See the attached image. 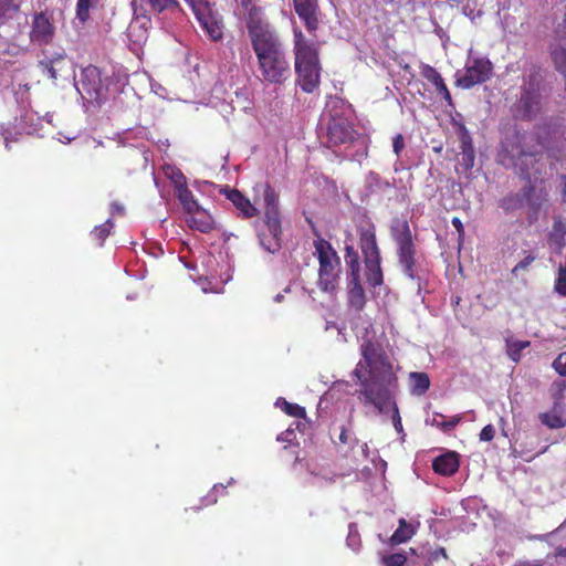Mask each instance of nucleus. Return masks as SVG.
I'll list each match as a JSON object with an SVG mask.
<instances>
[{"label":"nucleus","mask_w":566,"mask_h":566,"mask_svg":"<svg viewBox=\"0 0 566 566\" xmlns=\"http://www.w3.org/2000/svg\"><path fill=\"white\" fill-rule=\"evenodd\" d=\"M422 76L429 81L438 92L442 96L444 101L451 103V94L441 76V74L430 65H424L421 71Z\"/></svg>","instance_id":"20"},{"label":"nucleus","mask_w":566,"mask_h":566,"mask_svg":"<svg viewBox=\"0 0 566 566\" xmlns=\"http://www.w3.org/2000/svg\"><path fill=\"white\" fill-rule=\"evenodd\" d=\"M293 38L296 85L304 93H314L321 84L319 43L306 38L298 27L293 28Z\"/></svg>","instance_id":"3"},{"label":"nucleus","mask_w":566,"mask_h":566,"mask_svg":"<svg viewBox=\"0 0 566 566\" xmlns=\"http://www.w3.org/2000/svg\"><path fill=\"white\" fill-rule=\"evenodd\" d=\"M553 368L563 377H566V353H560L553 361Z\"/></svg>","instance_id":"38"},{"label":"nucleus","mask_w":566,"mask_h":566,"mask_svg":"<svg viewBox=\"0 0 566 566\" xmlns=\"http://www.w3.org/2000/svg\"><path fill=\"white\" fill-rule=\"evenodd\" d=\"M539 421L549 429H560L566 427V419L562 415V406L558 401L554 403L551 411L541 412Z\"/></svg>","instance_id":"21"},{"label":"nucleus","mask_w":566,"mask_h":566,"mask_svg":"<svg viewBox=\"0 0 566 566\" xmlns=\"http://www.w3.org/2000/svg\"><path fill=\"white\" fill-rule=\"evenodd\" d=\"M275 406L291 417L300 419H304L306 417V410L304 407L297 403L290 402L285 398H277L275 401Z\"/></svg>","instance_id":"29"},{"label":"nucleus","mask_w":566,"mask_h":566,"mask_svg":"<svg viewBox=\"0 0 566 566\" xmlns=\"http://www.w3.org/2000/svg\"><path fill=\"white\" fill-rule=\"evenodd\" d=\"M186 221L192 230L201 233H209L214 229V220L206 210L197 207L196 210L187 213Z\"/></svg>","instance_id":"16"},{"label":"nucleus","mask_w":566,"mask_h":566,"mask_svg":"<svg viewBox=\"0 0 566 566\" xmlns=\"http://www.w3.org/2000/svg\"><path fill=\"white\" fill-rule=\"evenodd\" d=\"M500 207L505 212H511L524 207V199L522 193H511L500 201Z\"/></svg>","instance_id":"32"},{"label":"nucleus","mask_w":566,"mask_h":566,"mask_svg":"<svg viewBox=\"0 0 566 566\" xmlns=\"http://www.w3.org/2000/svg\"><path fill=\"white\" fill-rule=\"evenodd\" d=\"M538 150H525L521 145L513 146L511 149V156L515 160V166L527 180V184L522 189V195L524 203L530 208V222L537 219L541 209L548 201L546 181L537 177H534V180L531 179L530 166L533 168L538 163Z\"/></svg>","instance_id":"4"},{"label":"nucleus","mask_w":566,"mask_h":566,"mask_svg":"<svg viewBox=\"0 0 566 566\" xmlns=\"http://www.w3.org/2000/svg\"><path fill=\"white\" fill-rule=\"evenodd\" d=\"M189 7L191 8L193 13L200 12L201 10H205L209 7H211V3L209 0H185Z\"/></svg>","instance_id":"39"},{"label":"nucleus","mask_w":566,"mask_h":566,"mask_svg":"<svg viewBox=\"0 0 566 566\" xmlns=\"http://www.w3.org/2000/svg\"><path fill=\"white\" fill-rule=\"evenodd\" d=\"M367 298L360 279L348 281L347 304L350 310L359 313L364 310Z\"/></svg>","instance_id":"17"},{"label":"nucleus","mask_w":566,"mask_h":566,"mask_svg":"<svg viewBox=\"0 0 566 566\" xmlns=\"http://www.w3.org/2000/svg\"><path fill=\"white\" fill-rule=\"evenodd\" d=\"M440 557L447 558V552L443 547H439L430 553L429 559L431 562L438 560Z\"/></svg>","instance_id":"47"},{"label":"nucleus","mask_w":566,"mask_h":566,"mask_svg":"<svg viewBox=\"0 0 566 566\" xmlns=\"http://www.w3.org/2000/svg\"><path fill=\"white\" fill-rule=\"evenodd\" d=\"M356 132L352 123L342 116H332L327 126V143L332 146H338L353 143Z\"/></svg>","instance_id":"11"},{"label":"nucleus","mask_w":566,"mask_h":566,"mask_svg":"<svg viewBox=\"0 0 566 566\" xmlns=\"http://www.w3.org/2000/svg\"><path fill=\"white\" fill-rule=\"evenodd\" d=\"M176 196L187 213L191 212L192 210H196L197 207H199L197 200L195 199L192 192L188 189V187L177 190Z\"/></svg>","instance_id":"31"},{"label":"nucleus","mask_w":566,"mask_h":566,"mask_svg":"<svg viewBox=\"0 0 566 566\" xmlns=\"http://www.w3.org/2000/svg\"><path fill=\"white\" fill-rule=\"evenodd\" d=\"M460 148L462 155V165L467 169H471L474 165L475 153L472 138L465 129H463L461 134Z\"/></svg>","instance_id":"23"},{"label":"nucleus","mask_w":566,"mask_h":566,"mask_svg":"<svg viewBox=\"0 0 566 566\" xmlns=\"http://www.w3.org/2000/svg\"><path fill=\"white\" fill-rule=\"evenodd\" d=\"M262 213L259 241L265 251L275 253L282 245V221L279 193L270 184L263 186Z\"/></svg>","instance_id":"5"},{"label":"nucleus","mask_w":566,"mask_h":566,"mask_svg":"<svg viewBox=\"0 0 566 566\" xmlns=\"http://www.w3.org/2000/svg\"><path fill=\"white\" fill-rule=\"evenodd\" d=\"M240 1V4L244 8L245 12H247V15L245 18L249 15L250 13V10L252 8H256L254 4H253V0H239Z\"/></svg>","instance_id":"49"},{"label":"nucleus","mask_w":566,"mask_h":566,"mask_svg":"<svg viewBox=\"0 0 566 566\" xmlns=\"http://www.w3.org/2000/svg\"><path fill=\"white\" fill-rule=\"evenodd\" d=\"M493 73V64L488 57H474L465 65L464 73L457 77V86L470 90L489 81Z\"/></svg>","instance_id":"8"},{"label":"nucleus","mask_w":566,"mask_h":566,"mask_svg":"<svg viewBox=\"0 0 566 566\" xmlns=\"http://www.w3.org/2000/svg\"><path fill=\"white\" fill-rule=\"evenodd\" d=\"M361 359L353 374L361 387L360 400L365 405H373L379 412L392 405V417L396 430H402L397 403L392 400L391 388L397 386L398 378L394 373L392 364L384 346L373 339H366L360 345Z\"/></svg>","instance_id":"1"},{"label":"nucleus","mask_w":566,"mask_h":566,"mask_svg":"<svg viewBox=\"0 0 566 566\" xmlns=\"http://www.w3.org/2000/svg\"><path fill=\"white\" fill-rule=\"evenodd\" d=\"M227 199L241 212L244 218H252L258 214L255 206L238 189L224 188L221 190Z\"/></svg>","instance_id":"15"},{"label":"nucleus","mask_w":566,"mask_h":566,"mask_svg":"<svg viewBox=\"0 0 566 566\" xmlns=\"http://www.w3.org/2000/svg\"><path fill=\"white\" fill-rule=\"evenodd\" d=\"M495 434V429L492 424H486L480 432V440L489 442L493 440Z\"/></svg>","instance_id":"43"},{"label":"nucleus","mask_w":566,"mask_h":566,"mask_svg":"<svg viewBox=\"0 0 566 566\" xmlns=\"http://www.w3.org/2000/svg\"><path fill=\"white\" fill-rule=\"evenodd\" d=\"M543 77L541 74V67L533 65L527 75L526 83L522 86V90L539 92Z\"/></svg>","instance_id":"33"},{"label":"nucleus","mask_w":566,"mask_h":566,"mask_svg":"<svg viewBox=\"0 0 566 566\" xmlns=\"http://www.w3.org/2000/svg\"><path fill=\"white\" fill-rule=\"evenodd\" d=\"M410 391L412 395L422 396L430 387V378L427 373L412 371L409 374Z\"/></svg>","instance_id":"25"},{"label":"nucleus","mask_w":566,"mask_h":566,"mask_svg":"<svg viewBox=\"0 0 566 566\" xmlns=\"http://www.w3.org/2000/svg\"><path fill=\"white\" fill-rule=\"evenodd\" d=\"M554 385L557 387L558 392L562 395L564 389L566 388V382L562 380V381L555 382Z\"/></svg>","instance_id":"51"},{"label":"nucleus","mask_w":566,"mask_h":566,"mask_svg":"<svg viewBox=\"0 0 566 566\" xmlns=\"http://www.w3.org/2000/svg\"><path fill=\"white\" fill-rule=\"evenodd\" d=\"M559 555L566 556V548L564 551H559Z\"/></svg>","instance_id":"53"},{"label":"nucleus","mask_w":566,"mask_h":566,"mask_svg":"<svg viewBox=\"0 0 566 566\" xmlns=\"http://www.w3.org/2000/svg\"><path fill=\"white\" fill-rule=\"evenodd\" d=\"M566 227L562 219H555L552 231L548 234V242L552 247H555L557 251H560L565 245Z\"/></svg>","instance_id":"26"},{"label":"nucleus","mask_w":566,"mask_h":566,"mask_svg":"<svg viewBox=\"0 0 566 566\" xmlns=\"http://www.w3.org/2000/svg\"><path fill=\"white\" fill-rule=\"evenodd\" d=\"M293 7L306 31L315 36L322 15L318 0H293Z\"/></svg>","instance_id":"10"},{"label":"nucleus","mask_w":566,"mask_h":566,"mask_svg":"<svg viewBox=\"0 0 566 566\" xmlns=\"http://www.w3.org/2000/svg\"><path fill=\"white\" fill-rule=\"evenodd\" d=\"M282 298H283V295H281V294H277V295L275 296V301H276V302H281V301H282Z\"/></svg>","instance_id":"52"},{"label":"nucleus","mask_w":566,"mask_h":566,"mask_svg":"<svg viewBox=\"0 0 566 566\" xmlns=\"http://www.w3.org/2000/svg\"><path fill=\"white\" fill-rule=\"evenodd\" d=\"M114 228V222L108 219L104 223L96 226L92 232L91 237L93 240L98 242L99 245L106 240V238L111 234L112 229Z\"/></svg>","instance_id":"34"},{"label":"nucleus","mask_w":566,"mask_h":566,"mask_svg":"<svg viewBox=\"0 0 566 566\" xmlns=\"http://www.w3.org/2000/svg\"><path fill=\"white\" fill-rule=\"evenodd\" d=\"M554 290L562 296H566V264H560L557 272Z\"/></svg>","instance_id":"37"},{"label":"nucleus","mask_w":566,"mask_h":566,"mask_svg":"<svg viewBox=\"0 0 566 566\" xmlns=\"http://www.w3.org/2000/svg\"><path fill=\"white\" fill-rule=\"evenodd\" d=\"M413 533L411 525H409L405 518H400L398 528L390 537V543L392 545L405 543L412 537Z\"/></svg>","instance_id":"30"},{"label":"nucleus","mask_w":566,"mask_h":566,"mask_svg":"<svg viewBox=\"0 0 566 566\" xmlns=\"http://www.w3.org/2000/svg\"><path fill=\"white\" fill-rule=\"evenodd\" d=\"M451 223L458 232L459 240L462 241L464 238V226L462 221L460 220V218L453 217Z\"/></svg>","instance_id":"45"},{"label":"nucleus","mask_w":566,"mask_h":566,"mask_svg":"<svg viewBox=\"0 0 566 566\" xmlns=\"http://www.w3.org/2000/svg\"><path fill=\"white\" fill-rule=\"evenodd\" d=\"M344 251L349 279H360V258L357 250L353 245H346Z\"/></svg>","instance_id":"24"},{"label":"nucleus","mask_w":566,"mask_h":566,"mask_svg":"<svg viewBox=\"0 0 566 566\" xmlns=\"http://www.w3.org/2000/svg\"><path fill=\"white\" fill-rule=\"evenodd\" d=\"M530 346V340H513L507 338L505 342L506 354L514 363H518L521 360L522 352Z\"/></svg>","instance_id":"28"},{"label":"nucleus","mask_w":566,"mask_h":566,"mask_svg":"<svg viewBox=\"0 0 566 566\" xmlns=\"http://www.w3.org/2000/svg\"><path fill=\"white\" fill-rule=\"evenodd\" d=\"M93 0H77L76 3V18L85 23L90 19V9Z\"/></svg>","instance_id":"36"},{"label":"nucleus","mask_w":566,"mask_h":566,"mask_svg":"<svg viewBox=\"0 0 566 566\" xmlns=\"http://www.w3.org/2000/svg\"><path fill=\"white\" fill-rule=\"evenodd\" d=\"M200 27L212 41H219L223 38V25L219 17L209 7L195 13Z\"/></svg>","instance_id":"12"},{"label":"nucleus","mask_w":566,"mask_h":566,"mask_svg":"<svg viewBox=\"0 0 566 566\" xmlns=\"http://www.w3.org/2000/svg\"><path fill=\"white\" fill-rule=\"evenodd\" d=\"M39 66L48 74L52 80H56L59 73L64 71L65 66V53L55 52L50 56H45L39 62Z\"/></svg>","instance_id":"19"},{"label":"nucleus","mask_w":566,"mask_h":566,"mask_svg":"<svg viewBox=\"0 0 566 566\" xmlns=\"http://www.w3.org/2000/svg\"><path fill=\"white\" fill-rule=\"evenodd\" d=\"M314 255L318 261L317 286L323 293L334 294L340 280V258L331 242L317 237L313 242Z\"/></svg>","instance_id":"6"},{"label":"nucleus","mask_w":566,"mask_h":566,"mask_svg":"<svg viewBox=\"0 0 566 566\" xmlns=\"http://www.w3.org/2000/svg\"><path fill=\"white\" fill-rule=\"evenodd\" d=\"M432 469L444 476L453 475L459 469V459L455 452H447L433 460Z\"/></svg>","instance_id":"18"},{"label":"nucleus","mask_w":566,"mask_h":566,"mask_svg":"<svg viewBox=\"0 0 566 566\" xmlns=\"http://www.w3.org/2000/svg\"><path fill=\"white\" fill-rule=\"evenodd\" d=\"M172 182L175 186V192L181 188L187 187L186 177L180 171L172 177Z\"/></svg>","instance_id":"44"},{"label":"nucleus","mask_w":566,"mask_h":566,"mask_svg":"<svg viewBox=\"0 0 566 566\" xmlns=\"http://www.w3.org/2000/svg\"><path fill=\"white\" fill-rule=\"evenodd\" d=\"M294 436V431L289 429L284 432H282L279 437H277V440L280 441H290L291 440V437Z\"/></svg>","instance_id":"50"},{"label":"nucleus","mask_w":566,"mask_h":566,"mask_svg":"<svg viewBox=\"0 0 566 566\" xmlns=\"http://www.w3.org/2000/svg\"><path fill=\"white\" fill-rule=\"evenodd\" d=\"M403 148H405V138H403L402 134H397L392 138V149L397 157L400 156Z\"/></svg>","instance_id":"41"},{"label":"nucleus","mask_w":566,"mask_h":566,"mask_svg":"<svg viewBox=\"0 0 566 566\" xmlns=\"http://www.w3.org/2000/svg\"><path fill=\"white\" fill-rule=\"evenodd\" d=\"M55 36L53 13L49 10L35 12L32 15L29 38L33 44L48 45Z\"/></svg>","instance_id":"9"},{"label":"nucleus","mask_w":566,"mask_h":566,"mask_svg":"<svg viewBox=\"0 0 566 566\" xmlns=\"http://www.w3.org/2000/svg\"><path fill=\"white\" fill-rule=\"evenodd\" d=\"M390 231L397 245L413 241L409 223L405 219H394Z\"/></svg>","instance_id":"22"},{"label":"nucleus","mask_w":566,"mask_h":566,"mask_svg":"<svg viewBox=\"0 0 566 566\" xmlns=\"http://www.w3.org/2000/svg\"><path fill=\"white\" fill-rule=\"evenodd\" d=\"M535 260L534 255H527L523 260H521L513 269L512 274L516 275L520 271H525L528 269V266L532 264V262Z\"/></svg>","instance_id":"40"},{"label":"nucleus","mask_w":566,"mask_h":566,"mask_svg":"<svg viewBox=\"0 0 566 566\" xmlns=\"http://www.w3.org/2000/svg\"><path fill=\"white\" fill-rule=\"evenodd\" d=\"M416 245L413 241L397 245L398 263L406 276L411 280L417 277Z\"/></svg>","instance_id":"14"},{"label":"nucleus","mask_w":566,"mask_h":566,"mask_svg":"<svg viewBox=\"0 0 566 566\" xmlns=\"http://www.w3.org/2000/svg\"><path fill=\"white\" fill-rule=\"evenodd\" d=\"M516 108L522 119H533L541 111V92L522 90Z\"/></svg>","instance_id":"13"},{"label":"nucleus","mask_w":566,"mask_h":566,"mask_svg":"<svg viewBox=\"0 0 566 566\" xmlns=\"http://www.w3.org/2000/svg\"><path fill=\"white\" fill-rule=\"evenodd\" d=\"M407 555L403 552L385 555L381 557L384 566H403L407 563Z\"/></svg>","instance_id":"35"},{"label":"nucleus","mask_w":566,"mask_h":566,"mask_svg":"<svg viewBox=\"0 0 566 566\" xmlns=\"http://www.w3.org/2000/svg\"><path fill=\"white\" fill-rule=\"evenodd\" d=\"M432 427L441 429L443 432L453 430L461 421L460 416H454L447 420L446 416L440 412H433L430 420H428Z\"/></svg>","instance_id":"27"},{"label":"nucleus","mask_w":566,"mask_h":566,"mask_svg":"<svg viewBox=\"0 0 566 566\" xmlns=\"http://www.w3.org/2000/svg\"><path fill=\"white\" fill-rule=\"evenodd\" d=\"M349 438H350V434H349L348 429L346 427H342L339 437H338L339 442L343 444H346L349 442Z\"/></svg>","instance_id":"48"},{"label":"nucleus","mask_w":566,"mask_h":566,"mask_svg":"<svg viewBox=\"0 0 566 566\" xmlns=\"http://www.w3.org/2000/svg\"><path fill=\"white\" fill-rule=\"evenodd\" d=\"M124 206L122 203H119L118 201H113L109 206V212H111V216L114 217V216H122L124 214Z\"/></svg>","instance_id":"46"},{"label":"nucleus","mask_w":566,"mask_h":566,"mask_svg":"<svg viewBox=\"0 0 566 566\" xmlns=\"http://www.w3.org/2000/svg\"><path fill=\"white\" fill-rule=\"evenodd\" d=\"M224 491H226V486H223L222 484H214L213 488L211 489L210 493L206 497L207 504L216 503L217 494L219 492H224Z\"/></svg>","instance_id":"42"},{"label":"nucleus","mask_w":566,"mask_h":566,"mask_svg":"<svg viewBox=\"0 0 566 566\" xmlns=\"http://www.w3.org/2000/svg\"><path fill=\"white\" fill-rule=\"evenodd\" d=\"M245 24L262 81L283 84L291 76V65L279 34L261 18L260 8L250 10Z\"/></svg>","instance_id":"2"},{"label":"nucleus","mask_w":566,"mask_h":566,"mask_svg":"<svg viewBox=\"0 0 566 566\" xmlns=\"http://www.w3.org/2000/svg\"><path fill=\"white\" fill-rule=\"evenodd\" d=\"M359 248L366 266V280L371 287L382 284V271L380 266V251L376 239V227L373 222H365L357 227Z\"/></svg>","instance_id":"7"}]
</instances>
